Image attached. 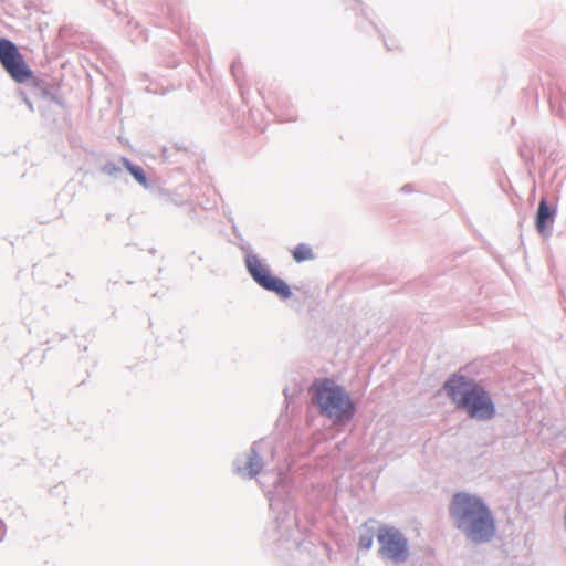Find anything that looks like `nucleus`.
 <instances>
[{"label": "nucleus", "instance_id": "0eeeda50", "mask_svg": "<svg viewBox=\"0 0 566 566\" xmlns=\"http://www.w3.org/2000/svg\"><path fill=\"white\" fill-rule=\"evenodd\" d=\"M554 214L555 211L548 207L546 199L543 198L539 201L535 220L536 229L539 233H544L547 227L553 223Z\"/></svg>", "mask_w": 566, "mask_h": 566}, {"label": "nucleus", "instance_id": "423d86ee", "mask_svg": "<svg viewBox=\"0 0 566 566\" xmlns=\"http://www.w3.org/2000/svg\"><path fill=\"white\" fill-rule=\"evenodd\" d=\"M245 265L249 273L259 285L265 290L276 293L283 298L291 296V290L289 285L283 280L273 276L256 255H247Z\"/></svg>", "mask_w": 566, "mask_h": 566}, {"label": "nucleus", "instance_id": "6e6552de", "mask_svg": "<svg viewBox=\"0 0 566 566\" xmlns=\"http://www.w3.org/2000/svg\"><path fill=\"white\" fill-rule=\"evenodd\" d=\"M262 467L263 463L261 458L255 452H253L249 457L244 467L240 469V472L248 478H253L262 470Z\"/></svg>", "mask_w": 566, "mask_h": 566}, {"label": "nucleus", "instance_id": "7ed1b4c3", "mask_svg": "<svg viewBox=\"0 0 566 566\" xmlns=\"http://www.w3.org/2000/svg\"><path fill=\"white\" fill-rule=\"evenodd\" d=\"M312 401L321 415L334 424H344L355 415V405L346 390L331 379H317L310 387Z\"/></svg>", "mask_w": 566, "mask_h": 566}, {"label": "nucleus", "instance_id": "f8f14e48", "mask_svg": "<svg viewBox=\"0 0 566 566\" xmlns=\"http://www.w3.org/2000/svg\"><path fill=\"white\" fill-rule=\"evenodd\" d=\"M4 536V526L2 524V522L0 521V541L3 538Z\"/></svg>", "mask_w": 566, "mask_h": 566}, {"label": "nucleus", "instance_id": "9d476101", "mask_svg": "<svg viewBox=\"0 0 566 566\" xmlns=\"http://www.w3.org/2000/svg\"><path fill=\"white\" fill-rule=\"evenodd\" d=\"M123 163L125 168L140 185L147 186L146 175L139 166L132 164L128 159H124Z\"/></svg>", "mask_w": 566, "mask_h": 566}, {"label": "nucleus", "instance_id": "f03ea898", "mask_svg": "<svg viewBox=\"0 0 566 566\" xmlns=\"http://www.w3.org/2000/svg\"><path fill=\"white\" fill-rule=\"evenodd\" d=\"M444 389L455 407L464 410L470 418L485 421L495 416V406L490 395L476 381L452 375L446 381Z\"/></svg>", "mask_w": 566, "mask_h": 566}, {"label": "nucleus", "instance_id": "1a4fd4ad", "mask_svg": "<svg viewBox=\"0 0 566 566\" xmlns=\"http://www.w3.org/2000/svg\"><path fill=\"white\" fill-rule=\"evenodd\" d=\"M293 259L301 263L304 261H310L314 259V253L312 248L306 243L297 244L292 251Z\"/></svg>", "mask_w": 566, "mask_h": 566}, {"label": "nucleus", "instance_id": "39448f33", "mask_svg": "<svg viewBox=\"0 0 566 566\" xmlns=\"http://www.w3.org/2000/svg\"><path fill=\"white\" fill-rule=\"evenodd\" d=\"M0 63L18 83H25L33 78V72L25 63L17 45L6 39L0 40Z\"/></svg>", "mask_w": 566, "mask_h": 566}, {"label": "nucleus", "instance_id": "9b49d317", "mask_svg": "<svg viewBox=\"0 0 566 566\" xmlns=\"http://www.w3.org/2000/svg\"><path fill=\"white\" fill-rule=\"evenodd\" d=\"M360 546L368 549L371 546V538L370 537L361 538Z\"/></svg>", "mask_w": 566, "mask_h": 566}, {"label": "nucleus", "instance_id": "f257e3e1", "mask_svg": "<svg viewBox=\"0 0 566 566\" xmlns=\"http://www.w3.org/2000/svg\"><path fill=\"white\" fill-rule=\"evenodd\" d=\"M450 515L457 527L474 543L489 542L495 535V521L491 510L474 494H454L450 503Z\"/></svg>", "mask_w": 566, "mask_h": 566}, {"label": "nucleus", "instance_id": "20e7f679", "mask_svg": "<svg viewBox=\"0 0 566 566\" xmlns=\"http://www.w3.org/2000/svg\"><path fill=\"white\" fill-rule=\"evenodd\" d=\"M381 556L395 562L403 563L409 556L408 541L402 533L394 526H381L377 532Z\"/></svg>", "mask_w": 566, "mask_h": 566}]
</instances>
